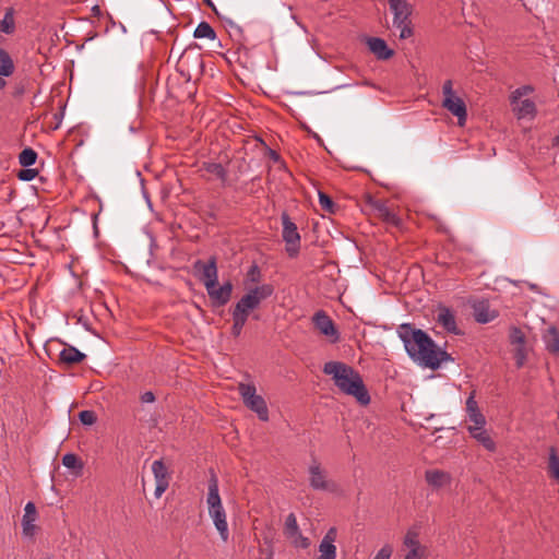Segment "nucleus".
Returning <instances> with one entry per match:
<instances>
[{
	"mask_svg": "<svg viewBox=\"0 0 559 559\" xmlns=\"http://www.w3.org/2000/svg\"><path fill=\"white\" fill-rule=\"evenodd\" d=\"M397 335L407 355L424 367L436 370L441 364L453 361L451 355L438 347L425 331L414 328L411 323L401 324L397 328Z\"/></svg>",
	"mask_w": 559,
	"mask_h": 559,
	"instance_id": "nucleus-1",
	"label": "nucleus"
},
{
	"mask_svg": "<svg viewBox=\"0 0 559 559\" xmlns=\"http://www.w3.org/2000/svg\"><path fill=\"white\" fill-rule=\"evenodd\" d=\"M323 372L332 376L334 384L341 392L354 396L364 406L370 403L369 392L360 377L350 366L340 361L324 364Z\"/></svg>",
	"mask_w": 559,
	"mask_h": 559,
	"instance_id": "nucleus-2",
	"label": "nucleus"
},
{
	"mask_svg": "<svg viewBox=\"0 0 559 559\" xmlns=\"http://www.w3.org/2000/svg\"><path fill=\"white\" fill-rule=\"evenodd\" d=\"M206 503L209 508V515L213 520V523L218 531L221 538L224 542H227L229 538V531L226 520V512L219 496L218 478L213 471H211V477L209 479Z\"/></svg>",
	"mask_w": 559,
	"mask_h": 559,
	"instance_id": "nucleus-3",
	"label": "nucleus"
},
{
	"mask_svg": "<svg viewBox=\"0 0 559 559\" xmlns=\"http://www.w3.org/2000/svg\"><path fill=\"white\" fill-rule=\"evenodd\" d=\"M393 14V26L400 31V38L406 39L413 36V23L411 15L413 5L407 0H388Z\"/></svg>",
	"mask_w": 559,
	"mask_h": 559,
	"instance_id": "nucleus-4",
	"label": "nucleus"
},
{
	"mask_svg": "<svg viewBox=\"0 0 559 559\" xmlns=\"http://www.w3.org/2000/svg\"><path fill=\"white\" fill-rule=\"evenodd\" d=\"M442 95V107L457 118V124L460 127L465 126L467 119L466 105L461 97L455 95L451 80H447L443 83Z\"/></svg>",
	"mask_w": 559,
	"mask_h": 559,
	"instance_id": "nucleus-5",
	"label": "nucleus"
},
{
	"mask_svg": "<svg viewBox=\"0 0 559 559\" xmlns=\"http://www.w3.org/2000/svg\"><path fill=\"white\" fill-rule=\"evenodd\" d=\"M239 394L243 401V404L257 413L258 417L262 421L269 420V409L264 399L257 394V389L253 384L240 383L238 386Z\"/></svg>",
	"mask_w": 559,
	"mask_h": 559,
	"instance_id": "nucleus-6",
	"label": "nucleus"
},
{
	"mask_svg": "<svg viewBox=\"0 0 559 559\" xmlns=\"http://www.w3.org/2000/svg\"><path fill=\"white\" fill-rule=\"evenodd\" d=\"M309 486L317 491H326L334 493L337 491V484L329 478L328 471L316 459L308 467Z\"/></svg>",
	"mask_w": 559,
	"mask_h": 559,
	"instance_id": "nucleus-7",
	"label": "nucleus"
},
{
	"mask_svg": "<svg viewBox=\"0 0 559 559\" xmlns=\"http://www.w3.org/2000/svg\"><path fill=\"white\" fill-rule=\"evenodd\" d=\"M534 90L531 85H523L513 91L510 95V103L513 112L519 119L526 117L534 118L536 116V105L531 99L521 100L522 96L532 93Z\"/></svg>",
	"mask_w": 559,
	"mask_h": 559,
	"instance_id": "nucleus-8",
	"label": "nucleus"
},
{
	"mask_svg": "<svg viewBox=\"0 0 559 559\" xmlns=\"http://www.w3.org/2000/svg\"><path fill=\"white\" fill-rule=\"evenodd\" d=\"M366 205L370 212L389 226L401 228L402 218L388 205L386 201L378 200L370 194L366 195Z\"/></svg>",
	"mask_w": 559,
	"mask_h": 559,
	"instance_id": "nucleus-9",
	"label": "nucleus"
},
{
	"mask_svg": "<svg viewBox=\"0 0 559 559\" xmlns=\"http://www.w3.org/2000/svg\"><path fill=\"white\" fill-rule=\"evenodd\" d=\"M282 219V237L285 241V249L290 258H295L300 249V235L297 225L290 219L289 215L284 212L281 216Z\"/></svg>",
	"mask_w": 559,
	"mask_h": 559,
	"instance_id": "nucleus-10",
	"label": "nucleus"
},
{
	"mask_svg": "<svg viewBox=\"0 0 559 559\" xmlns=\"http://www.w3.org/2000/svg\"><path fill=\"white\" fill-rule=\"evenodd\" d=\"M274 293V287L271 284H262L248 288L246 294L238 300L243 307L250 310H255L260 307L261 302Z\"/></svg>",
	"mask_w": 559,
	"mask_h": 559,
	"instance_id": "nucleus-11",
	"label": "nucleus"
},
{
	"mask_svg": "<svg viewBox=\"0 0 559 559\" xmlns=\"http://www.w3.org/2000/svg\"><path fill=\"white\" fill-rule=\"evenodd\" d=\"M193 269L201 273L200 280L205 289L212 288L213 284H218L217 260L215 257H211L207 262L197 260L193 263Z\"/></svg>",
	"mask_w": 559,
	"mask_h": 559,
	"instance_id": "nucleus-12",
	"label": "nucleus"
},
{
	"mask_svg": "<svg viewBox=\"0 0 559 559\" xmlns=\"http://www.w3.org/2000/svg\"><path fill=\"white\" fill-rule=\"evenodd\" d=\"M312 322L314 328L324 336L329 337L332 343L340 340V333L334 321L324 310H319L313 314Z\"/></svg>",
	"mask_w": 559,
	"mask_h": 559,
	"instance_id": "nucleus-13",
	"label": "nucleus"
},
{
	"mask_svg": "<svg viewBox=\"0 0 559 559\" xmlns=\"http://www.w3.org/2000/svg\"><path fill=\"white\" fill-rule=\"evenodd\" d=\"M509 341L511 345L515 346L514 358L516 367L521 368L527 359L526 336L520 328L513 325L509 330Z\"/></svg>",
	"mask_w": 559,
	"mask_h": 559,
	"instance_id": "nucleus-14",
	"label": "nucleus"
},
{
	"mask_svg": "<svg viewBox=\"0 0 559 559\" xmlns=\"http://www.w3.org/2000/svg\"><path fill=\"white\" fill-rule=\"evenodd\" d=\"M234 285L230 281H226L223 285L213 284L212 288H207V295L214 308L224 307L231 298Z\"/></svg>",
	"mask_w": 559,
	"mask_h": 559,
	"instance_id": "nucleus-15",
	"label": "nucleus"
},
{
	"mask_svg": "<svg viewBox=\"0 0 559 559\" xmlns=\"http://www.w3.org/2000/svg\"><path fill=\"white\" fill-rule=\"evenodd\" d=\"M152 472L156 481L154 496L159 499L169 486L170 473L163 460H156L153 462Z\"/></svg>",
	"mask_w": 559,
	"mask_h": 559,
	"instance_id": "nucleus-16",
	"label": "nucleus"
},
{
	"mask_svg": "<svg viewBox=\"0 0 559 559\" xmlns=\"http://www.w3.org/2000/svg\"><path fill=\"white\" fill-rule=\"evenodd\" d=\"M337 530L330 527L319 545V557L317 559H336Z\"/></svg>",
	"mask_w": 559,
	"mask_h": 559,
	"instance_id": "nucleus-17",
	"label": "nucleus"
},
{
	"mask_svg": "<svg viewBox=\"0 0 559 559\" xmlns=\"http://www.w3.org/2000/svg\"><path fill=\"white\" fill-rule=\"evenodd\" d=\"M37 519L36 507L33 502H27L24 508V515L22 519V533L25 537L33 538L35 536L37 526L35 521Z\"/></svg>",
	"mask_w": 559,
	"mask_h": 559,
	"instance_id": "nucleus-18",
	"label": "nucleus"
},
{
	"mask_svg": "<svg viewBox=\"0 0 559 559\" xmlns=\"http://www.w3.org/2000/svg\"><path fill=\"white\" fill-rule=\"evenodd\" d=\"M542 341L545 349L554 357H559V329L556 325H550L543 330Z\"/></svg>",
	"mask_w": 559,
	"mask_h": 559,
	"instance_id": "nucleus-19",
	"label": "nucleus"
},
{
	"mask_svg": "<svg viewBox=\"0 0 559 559\" xmlns=\"http://www.w3.org/2000/svg\"><path fill=\"white\" fill-rule=\"evenodd\" d=\"M425 479L432 488L440 489L451 484L452 476L442 469H428L425 472Z\"/></svg>",
	"mask_w": 559,
	"mask_h": 559,
	"instance_id": "nucleus-20",
	"label": "nucleus"
},
{
	"mask_svg": "<svg viewBox=\"0 0 559 559\" xmlns=\"http://www.w3.org/2000/svg\"><path fill=\"white\" fill-rule=\"evenodd\" d=\"M369 50L379 59V60H388L393 55L394 51L390 49L384 39L379 37H368L366 39Z\"/></svg>",
	"mask_w": 559,
	"mask_h": 559,
	"instance_id": "nucleus-21",
	"label": "nucleus"
},
{
	"mask_svg": "<svg viewBox=\"0 0 559 559\" xmlns=\"http://www.w3.org/2000/svg\"><path fill=\"white\" fill-rule=\"evenodd\" d=\"M471 437L481 444L487 451L495 452L497 449L496 442L485 429V427H467Z\"/></svg>",
	"mask_w": 559,
	"mask_h": 559,
	"instance_id": "nucleus-22",
	"label": "nucleus"
},
{
	"mask_svg": "<svg viewBox=\"0 0 559 559\" xmlns=\"http://www.w3.org/2000/svg\"><path fill=\"white\" fill-rule=\"evenodd\" d=\"M437 321L448 332L459 334L454 312L448 307H439Z\"/></svg>",
	"mask_w": 559,
	"mask_h": 559,
	"instance_id": "nucleus-23",
	"label": "nucleus"
},
{
	"mask_svg": "<svg viewBox=\"0 0 559 559\" xmlns=\"http://www.w3.org/2000/svg\"><path fill=\"white\" fill-rule=\"evenodd\" d=\"M473 309L474 318L478 323H488L497 317L495 311H490L489 304L485 300L475 304Z\"/></svg>",
	"mask_w": 559,
	"mask_h": 559,
	"instance_id": "nucleus-24",
	"label": "nucleus"
},
{
	"mask_svg": "<svg viewBox=\"0 0 559 559\" xmlns=\"http://www.w3.org/2000/svg\"><path fill=\"white\" fill-rule=\"evenodd\" d=\"M60 361L67 365H74L83 361L86 358V355L81 353L74 346L68 345L60 352Z\"/></svg>",
	"mask_w": 559,
	"mask_h": 559,
	"instance_id": "nucleus-25",
	"label": "nucleus"
},
{
	"mask_svg": "<svg viewBox=\"0 0 559 559\" xmlns=\"http://www.w3.org/2000/svg\"><path fill=\"white\" fill-rule=\"evenodd\" d=\"M202 168L219 179L223 185L227 182L228 171L221 163L204 162Z\"/></svg>",
	"mask_w": 559,
	"mask_h": 559,
	"instance_id": "nucleus-26",
	"label": "nucleus"
},
{
	"mask_svg": "<svg viewBox=\"0 0 559 559\" xmlns=\"http://www.w3.org/2000/svg\"><path fill=\"white\" fill-rule=\"evenodd\" d=\"M14 72V63L9 52L0 48V74L10 76Z\"/></svg>",
	"mask_w": 559,
	"mask_h": 559,
	"instance_id": "nucleus-27",
	"label": "nucleus"
},
{
	"mask_svg": "<svg viewBox=\"0 0 559 559\" xmlns=\"http://www.w3.org/2000/svg\"><path fill=\"white\" fill-rule=\"evenodd\" d=\"M419 534L416 530L411 528L407 531L405 537H404V545L409 549H415L416 551H425V548L420 545Z\"/></svg>",
	"mask_w": 559,
	"mask_h": 559,
	"instance_id": "nucleus-28",
	"label": "nucleus"
},
{
	"mask_svg": "<svg viewBox=\"0 0 559 559\" xmlns=\"http://www.w3.org/2000/svg\"><path fill=\"white\" fill-rule=\"evenodd\" d=\"M14 11L12 8L7 9L3 19L0 21V33L12 34L15 29Z\"/></svg>",
	"mask_w": 559,
	"mask_h": 559,
	"instance_id": "nucleus-29",
	"label": "nucleus"
},
{
	"mask_svg": "<svg viewBox=\"0 0 559 559\" xmlns=\"http://www.w3.org/2000/svg\"><path fill=\"white\" fill-rule=\"evenodd\" d=\"M62 464L70 469H76V475H80L83 471V462L81 459L74 453H67L62 457Z\"/></svg>",
	"mask_w": 559,
	"mask_h": 559,
	"instance_id": "nucleus-30",
	"label": "nucleus"
},
{
	"mask_svg": "<svg viewBox=\"0 0 559 559\" xmlns=\"http://www.w3.org/2000/svg\"><path fill=\"white\" fill-rule=\"evenodd\" d=\"M193 36L195 38H209L213 40L216 38V33L207 22L203 21L195 27Z\"/></svg>",
	"mask_w": 559,
	"mask_h": 559,
	"instance_id": "nucleus-31",
	"label": "nucleus"
},
{
	"mask_svg": "<svg viewBox=\"0 0 559 559\" xmlns=\"http://www.w3.org/2000/svg\"><path fill=\"white\" fill-rule=\"evenodd\" d=\"M548 473L551 478L559 483V456L555 448L550 449L548 461Z\"/></svg>",
	"mask_w": 559,
	"mask_h": 559,
	"instance_id": "nucleus-32",
	"label": "nucleus"
},
{
	"mask_svg": "<svg viewBox=\"0 0 559 559\" xmlns=\"http://www.w3.org/2000/svg\"><path fill=\"white\" fill-rule=\"evenodd\" d=\"M299 526L297 523L296 515L294 513H289L286 518L284 525V535L289 538L294 537L297 533H299Z\"/></svg>",
	"mask_w": 559,
	"mask_h": 559,
	"instance_id": "nucleus-33",
	"label": "nucleus"
},
{
	"mask_svg": "<svg viewBox=\"0 0 559 559\" xmlns=\"http://www.w3.org/2000/svg\"><path fill=\"white\" fill-rule=\"evenodd\" d=\"M36 160L37 153L31 147L24 148L19 155V163L23 167H31L36 163Z\"/></svg>",
	"mask_w": 559,
	"mask_h": 559,
	"instance_id": "nucleus-34",
	"label": "nucleus"
},
{
	"mask_svg": "<svg viewBox=\"0 0 559 559\" xmlns=\"http://www.w3.org/2000/svg\"><path fill=\"white\" fill-rule=\"evenodd\" d=\"M319 204L321 209L330 214H334L337 210V205L334 203L332 198L326 193L319 191Z\"/></svg>",
	"mask_w": 559,
	"mask_h": 559,
	"instance_id": "nucleus-35",
	"label": "nucleus"
},
{
	"mask_svg": "<svg viewBox=\"0 0 559 559\" xmlns=\"http://www.w3.org/2000/svg\"><path fill=\"white\" fill-rule=\"evenodd\" d=\"M251 311L252 310H250L247 307H243L239 301H237L236 305L234 306V309L231 310V318L247 323Z\"/></svg>",
	"mask_w": 559,
	"mask_h": 559,
	"instance_id": "nucleus-36",
	"label": "nucleus"
},
{
	"mask_svg": "<svg viewBox=\"0 0 559 559\" xmlns=\"http://www.w3.org/2000/svg\"><path fill=\"white\" fill-rule=\"evenodd\" d=\"M261 270L260 267L253 263L247 274H246V283H253V284H257L261 281Z\"/></svg>",
	"mask_w": 559,
	"mask_h": 559,
	"instance_id": "nucleus-37",
	"label": "nucleus"
},
{
	"mask_svg": "<svg viewBox=\"0 0 559 559\" xmlns=\"http://www.w3.org/2000/svg\"><path fill=\"white\" fill-rule=\"evenodd\" d=\"M467 418L473 425L469 427H485L486 426V417L481 413V411H476L475 413H468Z\"/></svg>",
	"mask_w": 559,
	"mask_h": 559,
	"instance_id": "nucleus-38",
	"label": "nucleus"
},
{
	"mask_svg": "<svg viewBox=\"0 0 559 559\" xmlns=\"http://www.w3.org/2000/svg\"><path fill=\"white\" fill-rule=\"evenodd\" d=\"M80 421L85 426L94 425L97 420V416L94 411L85 409L79 413Z\"/></svg>",
	"mask_w": 559,
	"mask_h": 559,
	"instance_id": "nucleus-39",
	"label": "nucleus"
},
{
	"mask_svg": "<svg viewBox=\"0 0 559 559\" xmlns=\"http://www.w3.org/2000/svg\"><path fill=\"white\" fill-rule=\"evenodd\" d=\"M293 545L297 548L306 549L310 546V540L308 537H305L301 532L297 533L294 537H289Z\"/></svg>",
	"mask_w": 559,
	"mask_h": 559,
	"instance_id": "nucleus-40",
	"label": "nucleus"
},
{
	"mask_svg": "<svg viewBox=\"0 0 559 559\" xmlns=\"http://www.w3.org/2000/svg\"><path fill=\"white\" fill-rule=\"evenodd\" d=\"M38 175V171L33 168L26 167L25 169H21L17 174V178L22 181H31Z\"/></svg>",
	"mask_w": 559,
	"mask_h": 559,
	"instance_id": "nucleus-41",
	"label": "nucleus"
},
{
	"mask_svg": "<svg viewBox=\"0 0 559 559\" xmlns=\"http://www.w3.org/2000/svg\"><path fill=\"white\" fill-rule=\"evenodd\" d=\"M475 391L471 392L469 396L466 400V414L479 411L478 403L475 399Z\"/></svg>",
	"mask_w": 559,
	"mask_h": 559,
	"instance_id": "nucleus-42",
	"label": "nucleus"
},
{
	"mask_svg": "<svg viewBox=\"0 0 559 559\" xmlns=\"http://www.w3.org/2000/svg\"><path fill=\"white\" fill-rule=\"evenodd\" d=\"M245 325H246V322L237 320V319H233V325H231L233 336L238 337L241 334Z\"/></svg>",
	"mask_w": 559,
	"mask_h": 559,
	"instance_id": "nucleus-43",
	"label": "nucleus"
},
{
	"mask_svg": "<svg viewBox=\"0 0 559 559\" xmlns=\"http://www.w3.org/2000/svg\"><path fill=\"white\" fill-rule=\"evenodd\" d=\"M392 547L390 545H384L376 555L373 559H390L392 556Z\"/></svg>",
	"mask_w": 559,
	"mask_h": 559,
	"instance_id": "nucleus-44",
	"label": "nucleus"
},
{
	"mask_svg": "<svg viewBox=\"0 0 559 559\" xmlns=\"http://www.w3.org/2000/svg\"><path fill=\"white\" fill-rule=\"evenodd\" d=\"M140 401L142 403H153L155 402V395L152 391H146L140 396Z\"/></svg>",
	"mask_w": 559,
	"mask_h": 559,
	"instance_id": "nucleus-45",
	"label": "nucleus"
},
{
	"mask_svg": "<svg viewBox=\"0 0 559 559\" xmlns=\"http://www.w3.org/2000/svg\"><path fill=\"white\" fill-rule=\"evenodd\" d=\"M425 551H416L415 549L408 550L405 559H423Z\"/></svg>",
	"mask_w": 559,
	"mask_h": 559,
	"instance_id": "nucleus-46",
	"label": "nucleus"
},
{
	"mask_svg": "<svg viewBox=\"0 0 559 559\" xmlns=\"http://www.w3.org/2000/svg\"><path fill=\"white\" fill-rule=\"evenodd\" d=\"M267 156L270 157V159H272L274 163H280L282 162V158L280 156V154L272 150V148H267Z\"/></svg>",
	"mask_w": 559,
	"mask_h": 559,
	"instance_id": "nucleus-47",
	"label": "nucleus"
},
{
	"mask_svg": "<svg viewBox=\"0 0 559 559\" xmlns=\"http://www.w3.org/2000/svg\"><path fill=\"white\" fill-rule=\"evenodd\" d=\"M3 75L0 74V90H3L7 85L5 80L2 78Z\"/></svg>",
	"mask_w": 559,
	"mask_h": 559,
	"instance_id": "nucleus-48",
	"label": "nucleus"
},
{
	"mask_svg": "<svg viewBox=\"0 0 559 559\" xmlns=\"http://www.w3.org/2000/svg\"><path fill=\"white\" fill-rule=\"evenodd\" d=\"M60 117H61V114L60 115L59 114H55V118L57 119V123H56L55 129L58 128V126L60 123Z\"/></svg>",
	"mask_w": 559,
	"mask_h": 559,
	"instance_id": "nucleus-49",
	"label": "nucleus"
},
{
	"mask_svg": "<svg viewBox=\"0 0 559 559\" xmlns=\"http://www.w3.org/2000/svg\"><path fill=\"white\" fill-rule=\"evenodd\" d=\"M186 58H187V55H186V53H182V55H181V57H180V59H179V63H180V64H183V63H185Z\"/></svg>",
	"mask_w": 559,
	"mask_h": 559,
	"instance_id": "nucleus-50",
	"label": "nucleus"
},
{
	"mask_svg": "<svg viewBox=\"0 0 559 559\" xmlns=\"http://www.w3.org/2000/svg\"><path fill=\"white\" fill-rule=\"evenodd\" d=\"M195 59H197L198 64H199V66H202V58H201V56H200V55H199V56H197V58H195Z\"/></svg>",
	"mask_w": 559,
	"mask_h": 559,
	"instance_id": "nucleus-51",
	"label": "nucleus"
},
{
	"mask_svg": "<svg viewBox=\"0 0 559 559\" xmlns=\"http://www.w3.org/2000/svg\"><path fill=\"white\" fill-rule=\"evenodd\" d=\"M267 559H272V555H270V557Z\"/></svg>",
	"mask_w": 559,
	"mask_h": 559,
	"instance_id": "nucleus-52",
	"label": "nucleus"
}]
</instances>
